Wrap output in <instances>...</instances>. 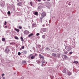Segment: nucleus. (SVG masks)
<instances>
[{
  "label": "nucleus",
  "instance_id": "36",
  "mask_svg": "<svg viewBox=\"0 0 79 79\" xmlns=\"http://www.w3.org/2000/svg\"><path fill=\"white\" fill-rule=\"evenodd\" d=\"M10 45H13V44L11 43H10Z\"/></svg>",
  "mask_w": 79,
  "mask_h": 79
},
{
  "label": "nucleus",
  "instance_id": "9",
  "mask_svg": "<svg viewBox=\"0 0 79 79\" xmlns=\"http://www.w3.org/2000/svg\"><path fill=\"white\" fill-rule=\"evenodd\" d=\"M46 31H47V28H43L42 29V31L43 32H46Z\"/></svg>",
  "mask_w": 79,
  "mask_h": 79
},
{
  "label": "nucleus",
  "instance_id": "45",
  "mask_svg": "<svg viewBox=\"0 0 79 79\" xmlns=\"http://www.w3.org/2000/svg\"><path fill=\"white\" fill-rule=\"evenodd\" d=\"M79 21V19L78 20Z\"/></svg>",
  "mask_w": 79,
  "mask_h": 79
},
{
  "label": "nucleus",
  "instance_id": "1",
  "mask_svg": "<svg viewBox=\"0 0 79 79\" xmlns=\"http://www.w3.org/2000/svg\"><path fill=\"white\" fill-rule=\"evenodd\" d=\"M30 57H31V60L34 59L35 58V56H34L32 54H30L29 56Z\"/></svg>",
  "mask_w": 79,
  "mask_h": 79
},
{
  "label": "nucleus",
  "instance_id": "42",
  "mask_svg": "<svg viewBox=\"0 0 79 79\" xmlns=\"http://www.w3.org/2000/svg\"><path fill=\"white\" fill-rule=\"evenodd\" d=\"M47 50H48V48H47Z\"/></svg>",
  "mask_w": 79,
  "mask_h": 79
},
{
  "label": "nucleus",
  "instance_id": "12",
  "mask_svg": "<svg viewBox=\"0 0 79 79\" xmlns=\"http://www.w3.org/2000/svg\"><path fill=\"white\" fill-rule=\"evenodd\" d=\"M34 14L35 15H36V16H38V15H39L38 14V12H34Z\"/></svg>",
  "mask_w": 79,
  "mask_h": 79
},
{
  "label": "nucleus",
  "instance_id": "17",
  "mask_svg": "<svg viewBox=\"0 0 79 79\" xmlns=\"http://www.w3.org/2000/svg\"><path fill=\"white\" fill-rule=\"evenodd\" d=\"M73 63H75V64H77L78 63V61H75L73 62Z\"/></svg>",
  "mask_w": 79,
  "mask_h": 79
},
{
  "label": "nucleus",
  "instance_id": "26",
  "mask_svg": "<svg viewBox=\"0 0 79 79\" xmlns=\"http://www.w3.org/2000/svg\"><path fill=\"white\" fill-rule=\"evenodd\" d=\"M18 55H21V52H18Z\"/></svg>",
  "mask_w": 79,
  "mask_h": 79
},
{
  "label": "nucleus",
  "instance_id": "31",
  "mask_svg": "<svg viewBox=\"0 0 79 79\" xmlns=\"http://www.w3.org/2000/svg\"><path fill=\"white\" fill-rule=\"evenodd\" d=\"M39 33H37V34H36V35H37V36H38V35H39Z\"/></svg>",
  "mask_w": 79,
  "mask_h": 79
},
{
  "label": "nucleus",
  "instance_id": "33",
  "mask_svg": "<svg viewBox=\"0 0 79 79\" xmlns=\"http://www.w3.org/2000/svg\"><path fill=\"white\" fill-rule=\"evenodd\" d=\"M4 75L5 74H3L2 75V77H3V76H4Z\"/></svg>",
  "mask_w": 79,
  "mask_h": 79
},
{
  "label": "nucleus",
  "instance_id": "40",
  "mask_svg": "<svg viewBox=\"0 0 79 79\" xmlns=\"http://www.w3.org/2000/svg\"><path fill=\"white\" fill-rule=\"evenodd\" d=\"M35 56H37V54H35Z\"/></svg>",
  "mask_w": 79,
  "mask_h": 79
},
{
  "label": "nucleus",
  "instance_id": "15",
  "mask_svg": "<svg viewBox=\"0 0 79 79\" xmlns=\"http://www.w3.org/2000/svg\"><path fill=\"white\" fill-rule=\"evenodd\" d=\"M22 53H23V54H26V53H27V52L24 51L22 52Z\"/></svg>",
  "mask_w": 79,
  "mask_h": 79
},
{
  "label": "nucleus",
  "instance_id": "3",
  "mask_svg": "<svg viewBox=\"0 0 79 79\" xmlns=\"http://www.w3.org/2000/svg\"><path fill=\"white\" fill-rule=\"evenodd\" d=\"M29 33V32L27 30H25L24 31V34L27 35Z\"/></svg>",
  "mask_w": 79,
  "mask_h": 79
},
{
  "label": "nucleus",
  "instance_id": "41",
  "mask_svg": "<svg viewBox=\"0 0 79 79\" xmlns=\"http://www.w3.org/2000/svg\"><path fill=\"white\" fill-rule=\"evenodd\" d=\"M48 1H50V0H48Z\"/></svg>",
  "mask_w": 79,
  "mask_h": 79
},
{
  "label": "nucleus",
  "instance_id": "35",
  "mask_svg": "<svg viewBox=\"0 0 79 79\" xmlns=\"http://www.w3.org/2000/svg\"><path fill=\"white\" fill-rule=\"evenodd\" d=\"M22 50V48H20V50Z\"/></svg>",
  "mask_w": 79,
  "mask_h": 79
},
{
  "label": "nucleus",
  "instance_id": "32",
  "mask_svg": "<svg viewBox=\"0 0 79 79\" xmlns=\"http://www.w3.org/2000/svg\"><path fill=\"white\" fill-rule=\"evenodd\" d=\"M39 2H40L42 0H37Z\"/></svg>",
  "mask_w": 79,
  "mask_h": 79
},
{
  "label": "nucleus",
  "instance_id": "22",
  "mask_svg": "<svg viewBox=\"0 0 79 79\" xmlns=\"http://www.w3.org/2000/svg\"><path fill=\"white\" fill-rule=\"evenodd\" d=\"M8 15H10L11 14V12L10 11H8L7 12Z\"/></svg>",
  "mask_w": 79,
  "mask_h": 79
},
{
  "label": "nucleus",
  "instance_id": "30",
  "mask_svg": "<svg viewBox=\"0 0 79 79\" xmlns=\"http://www.w3.org/2000/svg\"><path fill=\"white\" fill-rule=\"evenodd\" d=\"M22 49H24V46H23L21 47Z\"/></svg>",
  "mask_w": 79,
  "mask_h": 79
},
{
  "label": "nucleus",
  "instance_id": "2",
  "mask_svg": "<svg viewBox=\"0 0 79 79\" xmlns=\"http://www.w3.org/2000/svg\"><path fill=\"white\" fill-rule=\"evenodd\" d=\"M42 64L41 65L42 66H43V65L44 66H45V64H47V62L44 61L43 60H42Z\"/></svg>",
  "mask_w": 79,
  "mask_h": 79
},
{
  "label": "nucleus",
  "instance_id": "20",
  "mask_svg": "<svg viewBox=\"0 0 79 79\" xmlns=\"http://www.w3.org/2000/svg\"><path fill=\"white\" fill-rule=\"evenodd\" d=\"M2 40L3 42H5V39L4 38H2Z\"/></svg>",
  "mask_w": 79,
  "mask_h": 79
},
{
  "label": "nucleus",
  "instance_id": "25",
  "mask_svg": "<svg viewBox=\"0 0 79 79\" xmlns=\"http://www.w3.org/2000/svg\"><path fill=\"white\" fill-rule=\"evenodd\" d=\"M42 37H43V39H45V35H43Z\"/></svg>",
  "mask_w": 79,
  "mask_h": 79
},
{
  "label": "nucleus",
  "instance_id": "13",
  "mask_svg": "<svg viewBox=\"0 0 79 79\" xmlns=\"http://www.w3.org/2000/svg\"><path fill=\"white\" fill-rule=\"evenodd\" d=\"M52 56L55 57L56 56V54L55 53H52Z\"/></svg>",
  "mask_w": 79,
  "mask_h": 79
},
{
  "label": "nucleus",
  "instance_id": "5",
  "mask_svg": "<svg viewBox=\"0 0 79 79\" xmlns=\"http://www.w3.org/2000/svg\"><path fill=\"white\" fill-rule=\"evenodd\" d=\"M62 57L63 58H64V59H65V60H66V59L68 58V57H67V56L66 55H63Z\"/></svg>",
  "mask_w": 79,
  "mask_h": 79
},
{
  "label": "nucleus",
  "instance_id": "11",
  "mask_svg": "<svg viewBox=\"0 0 79 79\" xmlns=\"http://www.w3.org/2000/svg\"><path fill=\"white\" fill-rule=\"evenodd\" d=\"M34 35V34L31 33L28 35L29 37H31V36H32Z\"/></svg>",
  "mask_w": 79,
  "mask_h": 79
},
{
  "label": "nucleus",
  "instance_id": "4",
  "mask_svg": "<svg viewBox=\"0 0 79 79\" xmlns=\"http://www.w3.org/2000/svg\"><path fill=\"white\" fill-rule=\"evenodd\" d=\"M46 16V13L45 12H42L41 14V16L42 17H45Z\"/></svg>",
  "mask_w": 79,
  "mask_h": 79
},
{
  "label": "nucleus",
  "instance_id": "16",
  "mask_svg": "<svg viewBox=\"0 0 79 79\" xmlns=\"http://www.w3.org/2000/svg\"><path fill=\"white\" fill-rule=\"evenodd\" d=\"M22 42H24V40L23 39V37H21L20 38Z\"/></svg>",
  "mask_w": 79,
  "mask_h": 79
},
{
  "label": "nucleus",
  "instance_id": "21",
  "mask_svg": "<svg viewBox=\"0 0 79 79\" xmlns=\"http://www.w3.org/2000/svg\"><path fill=\"white\" fill-rule=\"evenodd\" d=\"M64 53L65 54H67V53H68V51H64Z\"/></svg>",
  "mask_w": 79,
  "mask_h": 79
},
{
  "label": "nucleus",
  "instance_id": "8",
  "mask_svg": "<svg viewBox=\"0 0 79 79\" xmlns=\"http://www.w3.org/2000/svg\"><path fill=\"white\" fill-rule=\"evenodd\" d=\"M5 52L6 53H8L9 52V49L8 48H7L6 50H5Z\"/></svg>",
  "mask_w": 79,
  "mask_h": 79
},
{
  "label": "nucleus",
  "instance_id": "28",
  "mask_svg": "<svg viewBox=\"0 0 79 79\" xmlns=\"http://www.w3.org/2000/svg\"><path fill=\"white\" fill-rule=\"evenodd\" d=\"M6 22L5 21V23H4V25H6Z\"/></svg>",
  "mask_w": 79,
  "mask_h": 79
},
{
  "label": "nucleus",
  "instance_id": "18",
  "mask_svg": "<svg viewBox=\"0 0 79 79\" xmlns=\"http://www.w3.org/2000/svg\"><path fill=\"white\" fill-rule=\"evenodd\" d=\"M71 74V72H69L68 73V75L69 76H70V75Z\"/></svg>",
  "mask_w": 79,
  "mask_h": 79
},
{
  "label": "nucleus",
  "instance_id": "6",
  "mask_svg": "<svg viewBox=\"0 0 79 79\" xmlns=\"http://www.w3.org/2000/svg\"><path fill=\"white\" fill-rule=\"evenodd\" d=\"M39 58H42L43 60V61H44V57L43 56H42V55L40 54L39 55Z\"/></svg>",
  "mask_w": 79,
  "mask_h": 79
},
{
  "label": "nucleus",
  "instance_id": "14",
  "mask_svg": "<svg viewBox=\"0 0 79 79\" xmlns=\"http://www.w3.org/2000/svg\"><path fill=\"white\" fill-rule=\"evenodd\" d=\"M15 31H16L17 32H19V29H17L16 28L15 29Z\"/></svg>",
  "mask_w": 79,
  "mask_h": 79
},
{
  "label": "nucleus",
  "instance_id": "43",
  "mask_svg": "<svg viewBox=\"0 0 79 79\" xmlns=\"http://www.w3.org/2000/svg\"><path fill=\"white\" fill-rule=\"evenodd\" d=\"M45 0H43V1H45Z\"/></svg>",
  "mask_w": 79,
  "mask_h": 79
},
{
  "label": "nucleus",
  "instance_id": "23",
  "mask_svg": "<svg viewBox=\"0 0 79 79\" xmlns=\"http://www.w3.org/2000/svg\"><path fill=\"white\" fill-rule=\"evenodd\" d=\"M37 62L39 64L41 63L40 62V60H38Z\"/></svg>",
  "mask_w": 79,
  "mask_h": 79
},
{
  "label": "nucleus",
  "instance_id": "27",
  "mask_svg": "<svg viewBox=\"0 0 79 79\" xmlns=\"http://www.w3.org/2000/svg\"><path fill=\"white\" fill-rule=\"evenodd\" d=\"M19 29H22V27L19 26Z\"/></svg>",
  "mask_w": 79,
  "mask_h": 79
},
{
  "label": "nucleus",
  "instance_id": "24",
  "mask_svg": "<svg viewBox=\"0 0 79 79\" xmlns=\"http://www.w3.org/2000/svg\"><path fill=\"white\" fill-rule=\"evenodd\" d=\"M30 5H31V6H32V2H30Z\"/></svg>",
  "mask_w": 79,
  "mask_h": 79
},
{
  "label": "nucleus",
  "instance_id": "37",
  "mask_svg": "<svg viewBox=\"0 0 79 79\" xmlns=\"http://www.w3.org/2000/svg\"><path fill=\"white\" fill-rule=\"evenodd\" d=\"M43 26L44 27V26H45V25H43Z\"/></svg>",
  "mask_w": 79,
  "mask_h": 79
},
{
  "label": "nucleus",
  "instance_id": "34",
  "mask_svg": "<svg viewBox=\"0 0 79 79\" xmlns=\"http://www.w3.org/2000/svg\"><path fill=\"white\" fill-rule=\"evenodd\" d=\"M17 1L18 2H19V0H17Z\"/></svg>",
  "mask_w": 79,
  "mask_h": 79
},
{
  "label": "nucleus",
  "instance_id": "29",
  "mask_svg": "<svg viewBox=\"0 0 79 79\" xmlns=\"http://www.w3.org/2000/svg\"><path fill=\"white\" fill-rule=\"evenodd\" d=\"M73 53V52H71L69 53V54L70 55H71V54H72Z\"/></svg>",
  "mask_w": 79,
  "mask_h": 79
},
{
  "label": "nucleus",
  "instance_id": "7",
  "mask_svg": "<svg viewBox=\"0 0 79 79\" xmlns=\"http://www.w3.org/2000/svg\"><path fill=\"white\" fill-rule=\"evenodd\" d=\"M22 2H20L19 3L17 4V5L19 6H22Z\"/></svg>",
  "mask_w": 79,
  "mask_h": 79
},
{
  "label": "nucleus",
  "instance_id": "44",
  "mask_svg": "<svg viewBox=\"0 0 79 79\" xmlns=\"http://www.w3.org/2000/svg\"><path fill=\"white\" fill-rule=\"evenodd\" d=\"M69 5H70V4H69Z\"/></svg>",
  "mask_w": 79,
  "mask_h": 79
},
{
  "label": "nucleus",
  "instance_id": "38",
  "mask_svg": "<svg viewBox=\"0 0 79 79\" xmlns=\"http://www.w3.org/2000/svg\"><path fill=\"white\" fill-rule=\"evenodd\" d=\"M5 27H6H6H7V26H6Z\"/></svg>",
  "mask_w": 79,
  "mask_h": 79
},
{
  "label": "nucleus",
  "instance_id": "39",
  "mask_svg": "<svg viewBox=\"0 0 79 79\" xmlns=\"http://www.w3.org/2000/svg\"><path fill=\"white\" fill-rule=\"evenodd\" d=\"M3 79H5V77H3Z\"/></svg>",
  "mask_w": 79,
  "mask_h": 79
},
{
  "label": "nucleus",
  "instance_id": "10",
  "mask_svg": "<svg viewBox=\"0 0 79 79\" xmlns=\"http://www.w3.org/2000/svg\"><path fill=\"white\" fill-rule=\"evenodd\" d=\"M62 72L64 73H66V69H64L63 70H62Z\"/></svg>",
  "mask_w": 79,
  "mask_h": 79
},
{
  "label": "nucleus",
  "instance_id": "19",
  "mask_svg": "<svg viewBox=\"0 0 79 79\" xmlns=\"http://www.w3.org/2000/svg\"><path fill=\"white\" fill-rule=\"evenodd\" d=\"M15 39H16L17 40H19V38L17 36H15Z\"/></svg>",
  "mask_w": 79,
  "mask_h": 79
}]
</instances>
